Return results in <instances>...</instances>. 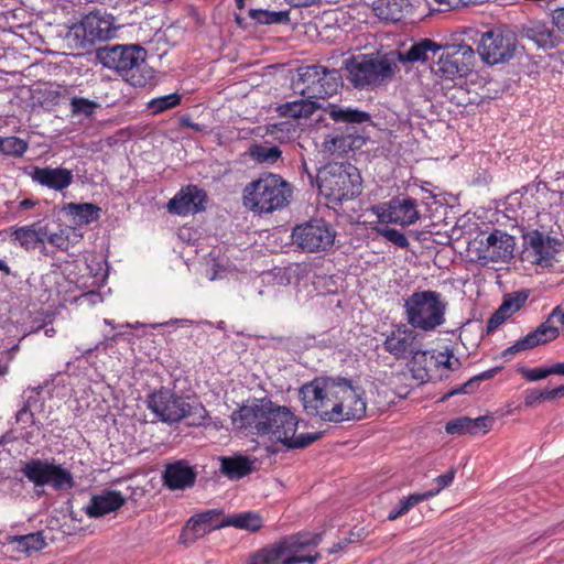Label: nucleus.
<instances>
[{
	"label": "nucleus",
	"instance_id": "nucleus-1",
	"mask_svg": "<svg viewBox=\"0 0 564 564\" xmlns=\"http://www.w3.org/2000/svg\"><path fill=\"white\" fill-rule=\"evenodd\" d=\"M307 415L326 422L361 420L366 415L365 390L346 378L315 379L300 390Z\"/></svg>",
	"mask_w": 564,
	"mask_h": 564
},
{
	"label": "nucleus",
	"instance_id": "nucleus-2",
	"mask_svg": "<svg viewBox=\"0 0 564 564\" xmlns=\"http://www.w3.org/2000/svg\"><path fill=\"white\" fill-rule=\"evenodd\" d=\"M230 417L236 429L268 437L286 448H304L319 438L317 433L296 435L299 421L294 413L265 398L239 406Z\"/></svg>",
	"mask_w": 564,
	"mask_h": 564
},
{
	"label": "nucleus",
	"instance_id": "nucleus-3",
	"mask_svg": "<svg viewBox=\"0 0 564 564\" xmlns=\"http://www.w3.org/2000/svg\"><path fill=\"white\" fill-rule=\"evenodd\" d=\"M348 79L357 89H376L389 84L398 72L395 51L360 54L344 62Z\"/></svg>",
	"mask_w": 564,
	"mask_h": 564
},
{
	"label": "nucleus",
	"instance_id": "nucleus-4",
	"mask_svg": "<svg viewBox=\"0 0 564 564\" xmlns=\"http://www.w3.org/2000/svg\"><path fill=\"white\" fill-rule=\"evenodd\" d=\"M291 185L280 175L264 173L242 191L243 206L258 214H271L289 204Z\"/></svg>",
	"mask_w": 564,
	"mask_h": 564
},
{
	"label": "nucleus",
	"instance_id": "nucleus-5",
	"mask_svg": "<svg viewBox=\"0 0 564 564\" xmlns=\"http://www.w3.org/2000/svg\"><path fill=\"white\" fill-rule=\"evenodd\" d=\"M321 542V533L299 532L253 553L249 564H315L321 558L318 552L313 555H299V552L307 546H317Z\"/></svg>",
	"mask_w": 564,
	"mask_h": 564
},
{
	"label": "nucleus",
	"instance_id": "nucleus-6",
	"mask_svg": "<svg viewBox=\"0 0 564 564\" xmlns=\"http://www.w3.org/2000/svg\"><path fill=\"white\" fill-rule=\"evenodd\" d=\"M317 183L321 194L330 203L355 199L362 192V178L350 163H328L318 170Z\"/></svg>",
	"mask_w": 564,
	"mask_h": 564
},
{
	"label": "nucleus",
	"instance_id": "nucleus-7",
	"mask_svg": "<svg viewBox=\"0 0 564 564\" xmlns=\"http://www.w3.org/2000/svg\"><path fill=\"white\" fill-rule=\"evenodd\" d=\"M102 59L131 86L145 87L154 78V70L145 61L147 51L140 45L113 46L106 51Z\"/></svg>",
	"mask_w": 564,
	"mask_h": 564
},
{
	"label": "nucleus",
	"instance_id": "nucleus-8",
	"mask_svg": "<svg viewBox=\"0 0 564 564\" xmlns=\"http://www.w3.org/2000/svg\"><path fill=\"white\" fill-rule=\"evenodd\" d=\"M404 316L410 326L432 332L445 323L446 303L442 294L432 291H415L404 301Z\"/></svg>",
	"mask_w": 564,
	"mask_h": 564
},
{
	"label": "nucleus",
	"instance_id": "nucleus-9",
	"mask_svg": "<svg viewBox=\"0 0 564 564\" xmlns=\"http://www.w3.org/2000/svg\"><path fill=\"white\" fill-rule=\"evenodd\" d=\"M297 86L302 97L326 99L343 87V76L336 68L321 64L306 65L299 68Z\"/></svg>",
	"mask_w": 564,
	"mask_h": 564
},
{
	"label": "nucleus",
	"instance_id": "nucleus-10",
	"mask_svg": "<svg viewBox=\"0 0 564 564\" xmlns=\"http://www.w3.org/2000/svg\"><path fill=\"white\" fill-rule=\"evenodd\" d=\"M334 227L323 218H313L296 225L291 234L292 243L304 252H326L334 246Z\"/></svg>",
	"mask_w": 564,
	"mask_h": 564
},
{
	"label": "nucleus",
	"instance_id": "nucleus-11",
	"mask_svg": "<svg viewBox=\"0 0 564 564\" xmlns=\"http://www.w3.org/2000/svg\"><path fill=\"white\" fill-rule=\"evenodd\" d=\"M436 63L435 75L444 82L467 77L475 64V52L465 43L446 45Z\"/></svg>",
	"mask_w": 564,
	"mask_h": 564
},
{
	"label": "nucleus",
	"instance_id": "nucleus-12",
	"mask_svg": "<svg viewBox=\"0 0 564 564\" xmlns=\"http://www.w3.org/2000/svg\"><path fill=\"white\" fill-rule=\"evenodd\" d=\"M564 325V311L556 306L533 332L517 340L502 351V357L509 358L518 352L555 340Z\"/></svg>",
	"mask_w": 564,
	"mask_h": 564
},
{
	"label": "nucleus",
	"instance_id": "nucleus-13",
	"mask_svg": "<svg viewBox=\"0 0 564 564\" xmlns=\"http://www.w3.org/2000/svg\"><path fill=\"white\" fill-rule=\"evenodd\" d=\"M147 406L165 423H177L192 413V405L187 398L167 388H161L149 394Z\"/></svg>",
	"mask_w": 564,
	"mask_h": 564
},
{
	"label": "nucleus",
	"instance_id": "nucleus-14",
	"mask_svg": "<svg viewBox=\"0 0 564 564\" xmlns=\"http://www.w3.org/2000/svg\"><path fill=\"white\" fill-rule=\"evenodd\" d=\"M21 470L35 486L51 485L55 490L72 489L75 486L69 470L40 458L26 462Z\"/></svg>",
	"mask_w": 564,
	"mask_h": 564
},
{
	"label": "nucleus",
	"instance_id": "nucleus-15",
	"mask_svg": "<svg viewBox=\"0 0 564 564\" xmlns=\"http://www.w3.org/2000/svg\"><path fill=\"white\" fill-rule=\"evenodd\" d=\"M372 210L382 224L410 226L420 219L416 200L412 197H393L389 202L373 206Z\"/></svg>",
	"mask_w": 564,
	"mask_h": 564
},
{
	"label": "nucleus",
	"instance_id": "nucleus-16",
	"mask_svg": "<svg viewBox=\"0 0 564 564\" xmlns=\"http://www.w3.org/2000/svg\"><path fill=\"white\" fill-rule=\"evenodd\" d=\"M480 245L479 260L482 264L489 262L507 263L513 258L514 237L503 230L494 229L485 240L480 241Z\"/></svg>",
	"mask_w": 564,
	"mask_h": 564
},
{
	"label": "nucleus",
	"instance_id": "nucleus-17",
	"mask_svg": "<svg viewBox=\"0 0 564 564\" xmlns=\"http://www.w3.org/2000/svg\"><path fill=\"white\" fill-rule=\"evenodd\" d=\"M75 35L84 42L95 44L116 36L117 29L113 26L110 15H102L100 12L86 14L78 25L73 28Z\"/></svg>",
	"mask_w": 564,
	"mask_h": 564
},
{
	"label": "nucleus",
	"instance_id": "nucleus-18",
	"mask_svg": "<svg viewBox=\"0 0 564 564\" xmlns=\"http://www.w3.org/2000/svg\"><path fill=\"white\" fill-rule=\"evenodd\" d=\"M208 202L207 193L197 185L183 186L167 203V210L178 216H188L202 213Z\"/></svg>",
	"mask_w": 564,
	"mask_h": 564
},
{
	"label": "nucleus",
	"instance_id": "nucleus-19",
	"mask_svg": "<svg viewBox=\"0 0 564 564\" xmlns=\"http://www.w3.org/2000/svg\"><path fill=\"white\" fill-rule=\"evenodd\" d=\"M478 52L484 62L497 64L512 57L514 46L498 31H487L481 35Z\"/></svg>",
	"mask_w": 564,
	"mask_h": 564
},
{
	"label": "nucleus",
	"instance_id": "nucleus-20",
	"mask_svg": "<svg viewBox=\"0 0 564 564\" xmlns=\"http://www.w3.org/2000/svg\"><path fill=\"white\" fill-rule=\"evenodd\" d=\"M197 471L185 459L165 465L162 473L163 485L170 490H184L194 486Z\"/></svg>",
	"mask_w": 564,
	"mask_h": 564
},
{
	"label": "nucleus",
	"instance_id": "nucleus-21",
	"mask_svg": "<svg viewBox=\"0 0 564 564\" xmlns=\"http://www.w3.org/2000/svg\"><path fill=\"white\" fill-rule=\"evenodd\" d=\"M521 36L544 51L556 48L562 43L561 34L553 26L540 20H531L523 24Z\"/></svg>",
	"mask_w": 564,
	"mask_h": 564
},
{
	"label": "nucleus",
	"instance_id": "nucleus-22",
	"mask_svg": "<svg viewBox=\"0 0 564 564\" xmlns=\"http://www.w3.org/2000/svg\"><path fill=\"white\" fill-rule=\"evenodd\" d=\"M383 348L397 359L406 358L409 355L415 357L421 354L416 345V334L405 327H399L391 332L383 341Z\"/></svg>",
	"mask_w": 564,
	"mask_h": 564
},
{
	"label": "nucleus",
	"instance_id": "nucleus-23",
	"mask_svg": "<svg viewBox=\"0 0 564 564\" xmlns=\"http://www.w3.org/2000/svg\"><path fill=\"white\" fill-rule=\"evenodd\" d=\"M30 176L33 182L56 192H63L74 180L73 172L65 167L34 166Z\"/></svg>",
	"mask_w": 564,
	"mask_h": 564
},
{
	"label": "nucleus",
	"instance_id": "nucleus-24",
	"mask_svg": "<svg viewBox=\"0 0 564 564\" xmlns=\"http://www.w3.org/2000/svg\"><path fill=\"white\" fill-rule=\"evenodd\" d=\"M126 503V497L118 490L106 489L93 495L85 512L89 518H100L119 510Z\"/></svg>",
	"mask_w": 564,
	"mask_h": 564
},
{
	"label": "nucleus",
	"instance_id": "nucleus-25",
	"mask_svg": "<svg viewBox=\"0 0 564 564\" xmlns=\"http://www.w3.org/2000/svg\"><path fill=\"white\" fill-rule=\"evenodd\" d=\"M494 424L491 416L485 415L476 419L459 416L451 420L445 425L447 434L452 435H476L479 432L487 433Z\"/></svg>",
	"mask_w": 564,
	"mask_h": 564
},
{
	"label": "nucleus",
	"instance_id": "nucleus-26",
	"mask_svg": "<svg viewBox=\"0 0 564 564\" xmlns=\"http://www.w3.org/2000/svg\"><path fill=\"white\" fill-rule=\"evenodd\" d=\"M45 236V224L36 221L28 226L15 228L11 234L12 240L25 251L37 248L43 252V237Z\"/></svg>",
	"mask_w": 564,
	"mask_h": 564
},
{
	"label": "nucleus",
	"instance_id": "nucleus-27",
	"mask_svg": "<svg viewBox=\"0 0 564 564\" xmlns=\"http://www.w3.org/2000/svg\"><path fill=\"white\" fill-rule=\"evenodd\" d=\"M523 241L528 251H531L534 261L539 264H551L553 248L551 240L539 230H532L523 235Z\"/></svg>",
	"mask_w": 564,
	"mask_h": 564
},
{
	"label": "nucleus",
	"instance_id": "nucleus-28",
	"mask_svg": "<svg viewBox=\"0 0 564 564\" xmlns=\"http://www.w3.org/2000/svg\"><path fill=\"white\" fill-rule=\"evenodd\" d=\"M442 50V45L431 39H422L414 42L410 48L404 52H395L397 62L408 63H425L430 59V55L435 56Z\"/></svg>",
	"mask_w": 564,
	"mask_h": 564
},
{
	"label": "nucleus",
	"instance_id": "nucleus-29",
	"mask_svg": "<svg viewBox=\"0 0 564 564\" xmlns=\"http://www.w3.org/2000/svg\"><path fill=\"white\" fill-rule=\"evenodd\" d=\"M321 109H323V111L336 123L360 124L371 121V116L369 112L351 107H343L337 104L328 102Z\"/></svg>",
	"mask_w": 564,
	"mask_h": 564
},
{
	"label": "nucleus",
	"instance_id": "nucleus-30",
	"mask_svg": "<svg viewBox=\"0 0 564 564\" xmlns=\"http://www.w3.org/2000/svg\"><path fill=\"white\" fill-rule=\"evenodd\" d=\"M322 106L312 98H301L288 101L276 106L275 111L280 117L296 119H307Z\"/></svg>",
	"mask_w": 564,
	"mask_h": 564
},
{
	"label": "nucleus",
	"instance_id": "nucleus-31",
	"mask_svg": "<svg viewBox=\"0 0 564 564\" xmlns=\"http://www.w3.org/2000/svg\"><path fill=\"white\" fill-rule=\"evenodd\" d=\"M409 6V0H375L372 9L379 19L398 22Z\"/></svg>",
	"mask_w": 564,
	"mask_h": 564
},
{
	"label": "nucleus",
	"instance_id": "nucleus-32",
	"mask_svg": "<svg viewBox=\"0 0 564 564\" xmlns=\"http://www.w3.org/2000/svg\"><path fill=\"white\" fill-rule=\"evenodd\" d=\"M253 469V460L247 456L223 457L220 470L229 479H240Z\"/></svg>",
	"mask_w": 564,
	"mask_h": 564
},
{
	"label": "nucleus",
	"instance_id": "nucleus-33",
	"mask_svg": "<svg viewBox=\"0 0 564 564\" xmlns=\"http://www.w3.org/2000/svg\"><path fill=\"white\" fill-rule=\"evenodd\" d=\"M299 133V123L293 120L270 123L265 127V134L280 143L293 142Z\"/></svg>",
	"mask_w": 564,
	"mask_h": 564
},
{
	"label": "nucleus",
	"instance_id": "nucleus-34",
	"mask_svg": "<svg viewBox=\"0 0 564 564\" xmlns=\"http://www.w3.org/2000/svg\"><path fill=\"white\" fill-rule=\"evenodd\" d=\"M69 214L77 220L78 225H88L99 219L100 207L91 203L68 205Z\"/></svg>",
	"mask_w": 564,
	"mask_h": 564
},
{
	"label": "nucleus",
	"instance_id": "nucleus-35",
	"mask_svg": "<svg viewBox=\"0 0 564 564\" xmlns=\"http://www.w3.org/2000/svg\"><path fill=\"white\" fill-rule=\"evenodd\" d=\"M10 542L15 544L20 552L31 553L42 550L46 543L42 532L30 533L25 535H14Z\"/></svg>",
	"mask_w": 564,
	"mask_h": 564
},
{
	"label": "nucleus",
	"instance_id": "nucleus-36",
	"mask_svg": "<svg viewBox=\"0 0 564 564\" xmlns=\"http://www.w3.org/2000/svg\"><path fill=\"white\" fill-rule=\"evenodd\" d=\"M225 525L248 531H258L262 527V519L253 512H242L225 519Z\"/></svg>",
	"mask_w": 564,
	"mask_h": 564
},
{
	"label": "nucleus",
	"instance_id": "nucleus-37",
	"mask_svg": "<svg viewBox=\"0 0 564 564\" xmlns=\"http://www.w3.org/2000/svg\"><path fill=\"white\" fill-rule=\"evenodd\" d=\"M249 17L259 24H285L290 21L289 11H269L263 9H250Z\"/></svg>",
	"mask_w": 564,
	"mask_h": 564
},
{
	"label": "nucleus",
	"instance_id": "nucleus-38",
	"mask_svg": "<svg viewBox=\"0 0 564 564\" xmlns=\"http://www.w3.org/2000/svg\"><path fill=\"white\" fill-rule=\"evenodd\" d=\"M529 296V290H520L506 294L501 305L499 306L500 313H506L509 317L512 316L524 306Z\"/></svg>",
	"mask_w": 564,
	"mask_h": 564
},
{
	"label": "nucleus",
	"instance_id": "nucleus-39",
	"mask_svg": "<svg viewBox=\"0 0 564 564\" xmlns=\"http://www.w3.org/2000/svg\"><path fill=\"white\" fill-rule=\"evenodd\" d=\"M429 499H431V494H411L408 497H403L402 499H400L399 503L393 509L390 510L388 514V520L394 521L401 518L402 516L408 513L413 507Z\"/></svg>",
	"mask_w": 564,
	"mask_h": 564
},
{
	"label": "nucleus",
	"instance_id": "nucleus-40",
	"mask_svg": "<svg viewBox=\"0 0 564 564\" xmlns=\"http://www.w3.org/2000/svg\"><path fill=\"white\" fill-rule=\"evenodd\" d=\"M45 242L55 247L57 250L67 251L70 241H69V232L66 228H58L57 230H52L47 224H45V236L43 237V253L45 254Z\"/></svg>",
	"mask_w": 564,
	"mask_h": 564
},
{
	"label": "nucleus",
	"instance_id": "nucleus-41",
	"mask_svg": "<svg viewBox=\"0 0 564 564\" xmlns=\"http://www.w3.org/2000/svg\"><path fill=\"white\" fill-rule=\"evenodd\" d=\"M208 532H210L208 527L203 524L195 514L187 521L185 528L182 530L180 541L185 544L193 543Z\"/></svg>",
	"mask_w": 564,
	"mask_h": 564
},
{
	"label": "nucleus",
	"instance_id": "nucleus-42",
	"mask_svg": "<svg viewBox=\"0 0 564 564\" xmlns=\"http://www.w3.org/2000/svg\"><path fill=\"white\" fill-rule=\"evenodd\" d=\"M282 155V151L273 147L253 144L250 147V156L259 163H275Z\"/></svg>",
	"mask_w": 564,
	"mask_h": 564
},
{
	"label": "nucleus",
	"instance_id": "nucleus-43",
	"mask_svg": "<svg viewBox=\"0 0 564 564\" xmlns=\"http://www.w3.org/2000/svg\"><path fill=\"white\" fill-rule=\"evenodd\" d=\"M182 101L181 95L173 93L170 95L154 98L148 102V109L153 115L162 113L169 109L177 107Z\"/></svg>",
	"mask_w": 564,
	"mask_h": 564
},
{
	"label": "nucleus",
	"instance_id": "nucleus-44",
	"mask_svg": "<svg viewBox=\"0 0 564 564\" xmlns=\"http://www.w3.org/2000/svg\"><path fill=\"white\" fill-rule=\"evenodd\" d=\"M28 150V143L18 137H0V152L6 155L22 156Z\"/></svg>",
	"mask_w": 564,
	"mask_h": 564
},
{
	"label": "nucleus",
	"instance_id": "nucleus-45",
	"mask_svg": "<svg viewBox=\"0 0 564 564\" xmlns=\"http://www.w3.org/2000/svg\"><path fill=\"white\" fill-rule=\"evenodd\" d=\"M350 148L349 139L344 135H327L323 142V150L329 154L343 155Z\"/></svg>",
	"mask_w": 564,
	"mask_h": 564
},
{
	"label": "nucleus",
	"instance_id": "nucleus-46",
	"mask_svg": "<svg viewBox=\"0 0 564 564\" xmlns=\"http://www.w3.org/2000/svg\"><path fill=\"white\" fill-rule=\"evenodd\" d=\"M203 524L208 527L209 531L226 527L225 519L219 520L223 516V511L218 509H210L196 514Z\"/></svg>",
	"mask_w": 564,
	"mask_h": 564
},
{
	"label": "nucleus",
	"instance_id": "nucleus-47",
	"mask_svg": "<svg viewBox=\"0 0 564 564\" xmlns=\"http://www.w3.org/2000/svg\"><path fill=\"white\" fill-rule=\"evenodd\" d=\"M377 232L399 248H408L409 240L403 232L390 227L377 228Z\"/></svg>",
	"mask_w": 564,
	"mask_h": 564
},
{
	"label": "nucleus",
	"instance_id": "nucleus-48",
	"mask_svg": "<svg viewBox=\"0 0 564 564\" xmlns=\"http://www.w3.org/2000/svg\"><path fill=\"white\" fill-rule=\"evenodd\" d=\"M96 107H97V104L87 98L73 97L70 99V111L74 115L83 113L85 116H90V115H93Z\"/></svg>",
	"mask_w": 564,
	"mask_h": 564
},
{
	"label": "nucleus",
	"instance_id": "nucleus-49",
	"mask_svg": "<svg viewBox=\"0 0 564 564\" xmlns=\"http://www.w3.org/2000/svg\"><path fill=\"white\" fill-rule=\"evenodd\" d=\"M421 355L425 358L429 356L430 362L436 367L444 366L445 368L451 370L455 369L454 364L452 362V351L446 350L444 352L440 351L437 354H435L434 351H422Z\"/></svg>",
	"mask_w": 564,
	"mask_h": 564
},
{
	"label": "nucleus",
	"instance_id": "nucleus-50",
	"mask_svg": "<svg viewBox=\"0 0 564 564\" xmlns=\"http://www.w3.org/2000/svg\"><path fill=\"white\" fill-rule=\"evenodd\" d=\"M455 475H456V470L454 468L448 469L445 474H442L434 479V482L437 484V487L435 489L427 490L425 492H422L421 495L431 494V498L435 497L444 488L449 487L452 485V482L454 481Z\"/></svg>",
	"mask_w": 564,
	"mask_h": 564
},
{
	"label": "nucleus",
	"instance_id": "nucleus-51",
	"mask_svg": "<svg viewBox=\"0 0 564 564\" xmlns=\"http://www.w3.org/2000/svg\"><path fill=\"white\" fill-rule=\"evenodd\" d=\"M518 372L528 381H539L550 376L549 367L525 368L519 367Z\"/></svg>",
	"mask_w": 564,
	"mask_h": 564
},
{
	"label": "nucleus",
	"instance_id": "nucleus-52",
	"mask_svg": "<svg viewBox=\"0 0 564 564\" xmlns=\"http://www.w3.org/2000/svg\"><path fill=\"white\" fill-rule=\"evenodd\" d=\"M539 194H540V191L536 188L535 192H529V191H525V193H523L520 197V208L522 207V205L524 206H529V207H533V213L535 215H538L540 213V209H543V207L541 206V204L538 203L539 200Z\"/></svg>",
	"mask_w": 564,
	"mask_h": 564
},
{
	"label": "nucleus",
	"instance_id": "nucleus-53",
	"mask_svg": "<svg viewBox=\"0 0 564 564\" xmlns=\"http://www.w3.org/2000/svg\"><path fill=\"white\" fill-rule=\"evenodd\" d=\"M479 380L477 379L476 376H474L473 378H470L469 380H467L464 384H462L459 388H456V389H453L451 391H448L443 400H446L455 394H458V393H473L475 392L478 387H479Z\"/></svg>",
	"mask_w": 564,
	"mask_h": 564
},
{
	"label": "nucleus",
	"instance_id": "nucleus-54",
	"mask_svg": "<svg viewBox=\"0 0 564 564\" xmlns=\"http://www.w3.org/2000/svg\"><path fill=\"white\" fill-rule=\"evenodd\" d=\"M479 380L477 379L476 376H474L473 378H470L469 380H467L464 384H462L459 388H456V389H453L451 391H448L443 400H446L455 394H458V393H473L475 392L478 387H479Z\"/></svg>",
	"mask_w": 564,
	"mask_h": 564
},
{
	"label": "nucleus",
	"instance_id": "nucleus-55",
	"mask_svg": "<svg viewBox=\"0 0 564 564\" xmlns=\"http://www.w3.org/2000/svg\"><path fill=\"white\" fill-rule=\"evenodd\" d=\"M543 401V391L536 388L527 389L524 391L523 404L525 408H534Z\"/></svg>",
	"mask_w": 564,
	"mask_h": 564
},
{
	"label": "nucleus",
	"instance_id": "nucleus-56",
	"mask_svg": "<svg viewBox=\"0 0 564 564\" xmlns=\"http://www.w3.org/2000/svg\"><path fill=\"white\" fill-rule=\"evenodd\" d=\"M551 22L557 32L564 36V7H556L551 10Z\"/></svg>",
	"mask_w": 564,
	"mask_h": 564
},
{
	"label": "nucleus",
	"instance_id": "nucleus-57",
	"mask_svg": "<svg viewBox=\"0 0 564 564\" xmlns=\"http://www.w3.org/2000/svg\"><path fill=\"white\" fill-rule=\"evenodd\" d=\"M509 316L506 313H500V307L491 315L487 322V330L492 332L500 326Z\"/></svg>",
	"mask_w": 564,
	"mask_h": 564
},
{
	"label": "nucleus",
	"instance_id": "nucleus-58",
	"mask_svg": "<svg viewBox=\"0 0 564 564\" xmlns=\"http://www.w3.org/2000/svg\"><path fill=\"white\" fill-rule=\"evenodd\" d=\"M293 7H311L317 3L319 0H286Z\"/></svg>",
	"mask_w": 564,
	"mask_h": 564
},
{
	"label": "nucleus",
	"instance_id": "nucleus-59",
	"mask_svg": "<svg viewBox=\"0 0 564 564\" xmlns=\"http://www.w3.org/2000/svg\"><path fill=\"white\" fill-rule=\"evenodd\" d=\"M498 370H499V368L489 369V370H486V371L477 375L476 377L479 380V382H481L484 380L491 379L498 372Z\"/></svg>",
	"mask_w": 564,
	"mask_h": 564
},
{
	"label": "nucleus",
	"instance_id": "nucleus-60",
	"mask_svg": "<svg viewBox=\"0 0 564 564\" xmlns=\"http://www.w3.org/2000/svg\"><path fill=\"white\" fill-rule=\"evenodd\" d=\"M550 376L558 375L564 376V362H557L549 367Z\"/></svg>",
	"mask_w": 564,
	"mask_h": 564
},
{
	"label": "nucleus",
	"instance_id": "nucleus-61",
	"mask_svg": "<svg viewBox=\"0 0 564 564\" xmlns=\"http://www.w3.org/2000/svg\"><path fill=\"white\" fill-rule=\"evenodd\" d=\"M543 391V401L546 402V401H552L554 399L557 398V392H556V389H551V390H542Z\"/></svg>",
	"mask_w": 564,
	"mask_h": 564
},
{
	"label": "nucleus",
	"instance_id": "nucleus-62",
	"mask_svg": "<svg viewBox=\"0 0 564 564\" xmlns=\"http://www.w3.org/2000/svg\"><path fill=\"white\" fill-rule=\"evenodd\" d=\"M0 272H2L4 275H13V276H17V274H14L10 267L6 263V261L1 260L0 259Z\"/></svg>",
	"mask_w": 564,
	"mask_h": 564
},
{
	"label": "nucleus",
	"instance_id": "nucleus-63",
	"mask_svg": "<svg viewBox=\"0 0 564 564\" xmlns=\"http://www.w3.org/2000/svg\"><path fill=\"white\" fill-rule=\"evenodd\" d=\"M35 202L31 198H25L20 202V208L21 209H31L35 206Z\"/></svg>",
	"mask_w": 564,
	"mask_h": 564
},
{
	"label": "nucleus",
	"instance_id": "nucleus-64",
	"mask_svg": "<svg viewBox=\"0 0 564 564\" xmlns=\"http://www.w3.org/2000/svg\"><path fill=\"white\" fill-rule=\"evenodd\" d=\"M346 540L344 542H339V543H336L332 546V549L329 550L330 553H337L338 551H340L344 545L346 544Z\"/></svg>",
	"mask_w": 564,
	"mask_h": 564
}]
</instances>
